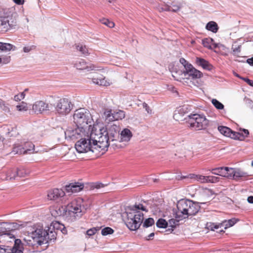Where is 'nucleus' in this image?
Wrapping results in <instances>:
<instances>
[{"mask_svg": "<svg viewBox=\"0 0 253 253\" xmlns=\"http://www.w3.org/2000/svg\"><path fill=\"white\" fill-rule=\"evenodd\" d=\"M55 230H60L63 234H67V230L63 224L58 222L52 223L47 229H43L39 224L34 225L28 231L23 240L25 244L29 246L38 247L48 241L54 240L56 238L57 233Z\"/></svg>", "mask_w": 253, "mask_h": 253, "instance_id": "f257e3e1", "label": "nucleus"}, {"mask_svg": "<svg viewBox=\"0 0 253 253\" xmlns=\"http://www.w3.org/2000/svg\"><path fill=\"white\" fill-rule=\"evenodd\" d=\"M177 210L174 211L175 218L169 220L168 227H170L171 230L179 224V222L189 216L195 215L200 210V206L197 203L187 199L179 200L176 205Z\"/></svg>", "mask_w": 253, "mask_h": 253, "instance_id": "f03ea898", "label": "nucleus"}, {"mask_svg": "<svg viewBox=\"0 0 253 253\" xmlns=\"http://www.w3.org/2000/svg\"><path fill=\"white\" fill-rule=\"evenodd\" d=\"M147 211L146 208L141 204L128 207L123 213L122 217L126 226L132 231L137 230L141 225L143 219V213L140 211Z\"/></svg>", "mask_w": 253, "mask_h": 253, "instance_id": "7ed1b4c3", "label": "nucleus"}, {"mask_svg": "<svg viewBox=\"0 0 253 253\" xmlns=\"http://www.w3.org/2000/svg\"><path fill=\"white\" fill-rule=\"evenodd\" d=\"M119 126L116 124L108 125L106 126L99 127L95 132L102 154L107 150L111 141L116 140L119 136Z\"/></svg>", "mask_w": 253, "mask_h": 253, "instance_id": "20e7f679", "label": "nucleus"}, {"mask_svg": "<svg viewBox=\"0 0 253 253\" xmlns=\"http://www.w3.org/2000/svg\"><path fill=\"white\" fill-rule=\"evenodd\" d=\"M89 206V203H86L81 198H78L69 203L66 207H62V211L60 209H59L60 211V215L68 214L74 217V219L79 218L85 212Z\"/></svg>", "mask_w": 253, "mask_h": 253, "instance_id": "39448f33", "label": "nucleus"}, {"mask_svg": "<svg viewBox=\"0 0 253 253\" xmlns=\"http://www.w3.org/2000/svg\"><path fill=\"white\" fill-rule=\"evenodd\" d=\"M99 143L95 132L92 131L90 135L81 138L75 144V148L80 153H86L88 151L92 152H101L102 150L100 147Z\"/></svg>", "mask_w": 253, "mask_h": 253, "instance_id": "423d86ee", "label": "nucleus"}, {"mask_svg": "<svg viewBox=\"0 0 253 253\" xmlns=\"http://www.w3.org/2000/svg\"><path fill=\"white\" fill-rule=\"evenodd\" d=\"M184 119L188 126L195 130L206 129L209 123L205 116L198 114H190Z\"/></svg>", "mask_w": 253, "mask_h": 253, "instance_id": "0eeeda50", "label": "nucleus"}, {"mask_svg": "<svg viewBox=\"0 0 253 253\" xmlns=\"http://www.w3.org/2000/svg\"><path fill=\"white\" fill-rule=\"evenodd\" d=\"M74 122L77 126H81L85 128L88 125L90 126L93 122L91 115L89 111L84 108H80L76 110L74 113Z\"/></svg>", "mask_w": 253, "mask_h": 253, "instance_id": "6e6552de", "label": "nucleus"}, {"mask_svg": "<svg viewBox=\"0 0 253 253\" xmlns=\"http://www.w3.org/2000/svg\"><path fill=\"white\" fill-rule=\"evenodd\" d=\"M35 145L31 142L24 143L23 145L19 143H16L14 145L12 152L17 154H31L34 150Z\"/></svg>", "mask_w": 253, "mask_h": 253, "instance_id": "1a4fd4ad", "label": "nucleus"}, {"mask_svg": "<svg viewBox=\"0 0 253 253\" xmlns=\"http://www.w3.org/2000/svg\"><path fill=\"white\" fill-rule=\"evenodd\" d=\"M54 108L59 114L66 115L71 110L72 104L68 99L66 98L61 99L57 102Z\"/></svg>", "mask_w": 253, "mask_h": 253, "instance_id": "9d476101", "label": "nucleus"}, {"mask_svg": "<svg viewBox=\"0 0 253 253\" xmlns=\"http://www.w3.org/2000/svg\"><path fill=\"white\" fill-rule=\"evenodd\" d=\"M66 138L69 137L72 139H78L83 136H86L85 128L83 126H77L74 129L69 128L64 131Z\"/></svg>", "mask_w": 253, "mask_h": 253, "instance_id": "9b49d317", "label": "nucleus"}, {"mask_svg": "<svg viewBox=\"0 0 253 253\" xmlns=\"http://www.w3.org/2000/svg\"><path fill=\"white\" fill-rule=\"evenodd\" d=\"M32 109L35 113H42L45 111H51L53 109V106L52 104H48L40 100L35 102Z\"/></svg>", "mask_w": 253, "mask_h": 253, "instance_id": "f8f14e48", "label": "nucleus"}, {"mask_svg": "<svg viewBox=\"0 0 253 253\" xmlns=\"http://www.w3.org/2000/svg\"><path fill=\"white\" fill-rule=\"evenodd\" d=\"M74 67L78 70H84L87 72L100 70L99 67L95 65L90 63H86L83 59L77 61L74 63Z\"/></svg>", "mask_w": 253, "mask_h": 253, "instance_id": "ddd939ff", "label": "nucleus"}, {"mask_svg": "<svg viewBox=\"0 0 253 253\" xmlns=\"http://www.w3.org/2000/svg\"><path fill=\"white\" fill-rule=\"evenodd\" d=\"M229 177L234 179H244L247 178L250 175L248 172L242 171L239 169H229Z\"/></svg>", "mask_w": 253, "mask_h": 253, "instance_id": "4468645a", "label": "nucleus"}, {"mask_svg": "<svg viewBox=\"0 0 253 253\" xmlns=\"http://www.w3.org/2000/svg\"><path fill=\"white\" fill-rule=\"evenodd\" d=\"M15 25L14 24L10 23L9 16H0V32H6Z\"/></svg>", "mask_w": 253, "mask_h": 253, "instance_id": "2eb2a0df", "label": "nucleus"}, {"mask_svg": "<svg viewBox=\"0 0 253 253\" xmlns=\"http://www.w3.org/2000/svg\"><path fill=\"white\" fill-rule=\"evenodd\" d=\"M65 195V192L61 189L55 188L48 191L47 198L50 200H56Z\"/></svg>", "mask_w": 253, "mask_h": 253, "instance_id": "dca6fc26", "label": "nucleus"}, {"mask_svg": "<svg viewBox=\"0 0 253 253\" xmlns=\"http://www.w3.org/2000/svg\"><path fill=\"white\" fill-rule=\"evenodd\" d=\"M185 76H188L192 79H199L202 76V73L191 65V67L187 66V70L184 71Z\"/></svg>", "mask_w": 253, "mask_h": 253, "instance_id": "f3484780", "label": "nucleus"}, {"mask_svg": "<svg viewBox=\"0 0 253 253\" xmlns=\"http://www.w3.org/2000/svg\"><path fill=\"white\" fill-rule=\"evenodd\" d=\"M219 131L224 136L229 137L231 138H238V136H240L238 133H235V131H232L230 128L224 126H219L218 127Z\"/></svg>", "mask_w": 253, "mask_h": 253, "instance_id": "a211bd4d", "label": "nucleus"}, {"mask_svg": "<svg viewBox=\"0 0 253 253\" xmlns=\"http://www.w3.org/2000/svg\"><path fill=\"white\" fill-rule=\"evenodd\" d=\"M84 187L83 184L79 182H75L70 183L68 185H66L65 189L68 193H77L81 191Z\"/></svg>", "mask_w": 253, "mask_h": 253, "instance_id": "6ab92c4d", "label": "nucleus"}, {"mask_svg": "<svg viewBox=\"0 0 253 253\" xmlns=\"http://www.w3.org/2000/svg\"><path fill=\"white\" fill-rule=\"evenodd\" d=\"M229 169L228 167H219L210 170L212 174L223 177H229Z\"/></svg>", "mask_w": 253, "mask_h": 253, "instance_id": "aec40b11", "label": "nucleus"}, {"mask_svg": "<svg viewBox=\"0 0 253 253\" xmlns=\"http://www.w3.org/2000/svg\"><path fill=\"white\" fill-rule=\"evenodd\" d=\"M229 223L228 222V220H224L222 222L219 223H210V224L209 226V228L212 231H214L222 227L224 229H226L231 227V226H229Z\"/></svg>", "mask_w": 253, "mask_h": 253, "instance_id": "412c9836", "label": "nucleus"}, {"mask_svg": "<svg viewBox=\"0 0 253 253\" xmlns=\"http://www.w3.org/2000/svg\"><path fill=\"white\" fill-rule=\"evenodd\" d=\"M132 136V134L131 131L127 128H124L120 133V141L128 142Z\"/></svg>", "mask_w": 253, "mask_h": 253, "instance_id": "4be33fe9", "label": "nucleus"}, {"mask_svg": "<svg viewBox=\"0 0 253 253\" xmlns=\"http://www.w3.org/2000/svg\"><path fill=\"white\" fill-rule=\"evenodd\" d=\"M196 63L199 66H201L203 69L211 71L212 69V66L207 60L203 58L197 57Z\"/></svg>", "mask_w": 253, "mask_h": 253, "instance_id": "5701e85b", "label": "nucleus"}, {"mask_svg": "<svg viewBox=\"0 0 253 253\" xmlns=\"http://www.w3.org/2000/svg\"><path fill=\"white\" fill-rule=\"evenodd\" d=\"M17 175V172L16 169H10L6 172L5 177L4 178L5 180H14L16 179Z\"/></svg>", "mask_w": 253, "mask_h": 253, "instance_id": "b1692460", "label": "nucleus"}, {"mask_svg": "<svg viewBox=\"0 0 253 253\" xmlns=\"http://www.w3.org/2000/svg\"><path fill=\"white\" fill-rule=\"evenodd\" d=\"M104 116L106 123L116 121L115 117L114 115V112H112L111 110H105L104 112Z\"/></svg>", "mask_w": 253, "mask_h": 253, "instance_id": "393cba45", "label": "nucleus"}, {"mask_svg": "<svg viewBox=\"0 0 253 253\" xmlns=\"http://www.w3.org/2000/svg\"><path fill=\"white\" fill-rule=\"evenodd\" d=\"M206 28L208 31H210L214 33H217L218 30V27L217 23L212 21H210L207 24Z\"/></svg>", "mask_w": 253, "mask_h": 253, "instance_id": "a878e982", "label": "nucleus"}, {"mask_svg": "<svg viewBox=\"0 0 253 253\" xmlns=\"http://www.w3.org/2000/svg\"><path fill=\"white\" fill-rule=\"evenodd\" d=\"M15 46L8 43L0 42V50L4 52H8L11 50H14Z\"/></svg>", "mask_w": 253, "mask_h": 253, "instance_id": "bb28decb", "label": "nucleus"}, {"mask_svg": "<svg viewBox=\"0 0 253 253\" xmlns=\"http://www.w3.org/2000/svg\"><path fill=\"white\" fill-rule=\"evenodd\" d=\"M180 8V7L177 4H171V5H164L161 8V9L162 11L177 12Z\"/></svg>", "mask_w": 253, "mask_h": 253, "instance_id": "cd10ccee", "label": "nucleus"}, {"mask_svg": "<svg viewBox=\"0 0 253 253\" xmlns=\"http://www.w3.org/2000/svg\"><path fill=\"white\" fill-rule=\"evenodd\" d=\"M241 132H235V133H238L240 134V136H238V138H234V139H237L239 140H244L246 137H247L249 134V131L248 129H242L240 130Z\"/></svg>", "mask_w": 253, "mask_h": 253, "instance_id": "c85d7f7f", "label": "nucleus"}, {"mask_svg": "<svg viewBox=\"0 0 253 253\" xmlns=\"http://www.w3.org/2000/svg\"><path fill=\"white\" fill-rule=\"evenodd\" d=\"M76 49L80 51L84 56H87L89 54L88 50L85 45L79 44L76 46Z\"/></svg>", "mask_w": 253, "mask_h": 253, "instance_id": "c756f323", "label": "nucleus"}, {"mask_svg": "<svg viewBox=\"0 0 253 253\" xmlns=\"http://www.w3.org/2000/svg\"><path fill=\"white\" fill-rule=\"evenodd\" d=\"M114 115L115 117L116 121L122 120L125 117V113L123 110L114 111Z\"/></svg>", "mask_w": 253, "mask_h": 253, "instance_id": "7c9ffc66", "label": "nucleus"}, {"mask_svg": "<svg viewBox=\"0 0 253 253\" xmlns=\"http://www.w3.org/2000/svg\"><path fill=\"white\" fill-rule=\"evenodd\" d=\"M17 176L24 177L28 175L29 171L24 169H16Z\"/></svg>", "mask_w": 253, "mask_h": 253, "instance_id": "2f4dec72", "label": "nucleus"}, {"mask_svg": "<svg viewBox=\"0 0 253 253\" xmlns=\"http://www.w3.org/2000/svg\"><path fill=\"white\" fill-rule=\"evenodd\" d=\"M156 225L159 228H165L168 227V222L166 220L160 218L156 222Z\"/></svg>", "mask_w": 253, "mask_h": 253, "instance_id": "473e14b6", "label": "nucleus"}, {"mask_svg": "<svg viewBox=\"0 0 253 253\" xmlns=\"http://www.w3.org/2000/svg\"><path fill=\"white\" fill-rule=\"evenodd\" d=\"M211 102L217 109L221 110L224 108V105L216 99H212Z\"/></svg>", "mask_w": 253, "mask_h": 253, "instance_id": "72a5a7b5", "label": "nucleus"}, {"mask_svg": "<svg viewBox=\"0 0 253 253\" xmlns=\"http://www.w3.org/2000/svg\"><path fill=\"white\" fill-rule=\"evenodd\" d=\"M213 40L211 38H205L202 40L203 45L208 48H211V43Z\"/></svg>", "mask_w": 253, "mask_h": 253, "instance_id": "f704fd0d", "label": "nucleus"}, {"mask_svg": "<svg viewBox=\"0 0 253 253\" xmlns=\"http://www.w3.org/2000/svg\"><path fill=\"white\" fill-rule=\"evenodd\" d=\"M113 232L114 230L109 227H105L101 230V234L103 236L112 234L113 233Z\"/></svg>", "mask_w": 253, "mask_h": 253, "instance_id": "c9c22d12", "label": "nucleus"}, {"mask_svg": "<svg viewBox=\"0 0 253 253\" xmlns=\"http://www.w3.org/2000/svg\"><path fill=\"white\" fill-rule=\"evenodd\" d=\"M195 178L199 182L208 183L207 176H206L202 175H196Z\"/></svg>", "mask_w": 253, "mask_h": 253, "instance_id": "e433bc0d", "label": "nucleus"}, {"mask_svg": "<svg viewBox=\"0 0 253 253\" xmlns=\"http://www.w3.org/2000/svg\"><path fill=\"white\" fill-rule=\"evenodd\" d=\"M154 224V220L152 218H148L146 219L144 223L143 226L144 227H149L152 226Z\"/></svg>", "mask_w": 253, "mask_h": 253, "instance_id": "4c0bfd02", "label": "nucleus"}, {"mask_svg": "<svg viewBox=\"0 0 253 253\" xmlns=\"http://www.w3.org/2000/svg\"><path fill=\"white\" fill-rule=\"evenodd\" d=\"M17 109L19 111H27L28 109V107L26 103L22 102V103L16 106Z\"/></svg>", "mask_w": 253, "mask_h": 253, "instance_id": "58836bf2", "label": "nucleus"}, {"mask_svg": "<svg viewBox=\"0 0 253 253\" xmlns=\"http://www.w3.org/2000/svg\"><path fill=\"white\" fill-rule=\"evenodd\" d=\"M27 90H28V89H26L24 91L20 93L19 94L15 95L14 97V100L18 101L23 99L25 96V91Z\"/></svg>", "mask_w": 253, "mask_h": 253, "instance_id": "ea45409f", "label": "nucleus"}, {"mask_svg": "<svg viewBox=\"0 0 253 253\" xmlns=\"http://www.w3.org/2000/svg\"><path fill=\"white\" fill-rule=\"evenodd\" d=\"M101 22H102V24L107 26L110 28H113L115 25L114 23L113 22L110 21L107 19H103L101 20Z\"/></svg>", "mask_w": 253, "mask_h": 253, "instance_id": "a19ab883", "label": "nucleus"}, {"mask_svg": "<svg viewBox=\"0 0 253 253\" xmlns=\"http://www.w3.org/2000/svg\"><path fill=\"white\" fill-rule=\"evenodd\" d=\"M180 63L184 66L185 71L187 70V66L191 67V64L189 63L184 58H181L179 59Z\"/></svg>", "mask_w": 253, "mask_h": 253, "instance_id": "79ce46f5", "label": "nucleus"}, {"mask_svg": "<svg viewBox=\"0 0 253 253\" xmlns=\"http://www.w3.org/2000/svg\"><path fill=\"white\" fill-rule=\"evenodd\" d=\"M99 230V228L93 227L87 230L86 235L88 236H91L95 234V233Z\"/></svg>", "mask_w": 253, "mask_h": 253, "instance_id": "37998d69", "label": "nucleus"}, {"mask_svg": "<svg viewBox=\"0 0 253 253\" xmlns=\"http://www.w3.org/2000/svg\"><path fill=\"white\" fill-rule=\"evenodd\" d=\"M208 182L215 183L218 181L219 178L214 176H207Z\"/></svg>", "mask_w": 253, "mask_h": 253, "instance_id": "c03bdc74", "label": "nucleus"}, {"mask_svg": "<svg viewBox=\"0 0 253 253\" xmlns=\"http://www.w3.org/2000/svg\"><path fill=\"white\" fill-rule=\"evenodd\" d=\"M99 85L108 86L110 85L108 82L105 78H101L99 83Z\"/></svg>", "mask_w": 253, "mask_h": 253, "instance_id": "a18cd8bd", "label": "nucleus"}, {"mask_svg": "<svg viewBox=\"0 0 253 253\" xmlns=\"http://www.w3.org/2000/svg\"><path fill=\"white\" fill-rule=\"evenodd\" d=\"M7 130H8V131L6 133V135L8 136L11 137L15 136L16 134V131L15 129L11 128V131H9L10 129L9 128H7Z\"/></svg>", "mask_w": 253, "mask_h": 253, "instance_id": "49530a36", "label": "nucleus"}, {"mask_svg": "<svg viewBox=\"0 0 253 253\" xmlns=\"http://www.w3.org/2000/svg\"><path fill=\"white\" fill-rule=\"evenodd\" d=\"M143 107L145 109V110L147 111V112L148 114H151L152 113V110L150 108L149 106L148 105L147 103L145 102H144L142 104Z\"/></svg>", "mask_w": 253, "mask_h": 253, "instance_id": "de8ad7c7", "label": "nucleus"}, {"mask_svg": "<svg viewBox=\"0 0 253 253\" xmlns=\"http://www.w3.org/2000/svg\"><path fill=\"white\" fill-rule=\"evenodd\" d=\"M241 79L246 82L249 85L253 86V81L247 78H241Z\"/></svg>", "mask_w": 253, "mask_h": 253, "instance_id": "09e8293b", "label": "nucleus"}, {"mask_svg": "<svg viewBox=\"0 0 253 253\" xmlns=\"http://www.w3.org/2000/svg\"><path fill=\"white\" fill-rule=\"evenodd\" d=\"M237 221H238V220L236 219V218H232V219L228 220V222L229 223V225L231 226H231H233L235 223H236Z\"/></svg>", "mask_w": 253, "mask_h": 253, "instance_id": "8fccbe9b", "label": "nucleus"}, {"mask_svg": "<svg viewBox=\"0 0 253 253\" xmlns=\"http://www.w3.org/2000/svg\"><path fill=\"white\" fill-rule=\"evenodd\" d=\"M234 54L239 53L241 51V46L239 45L237 47H232Z\"/></svg>", "mask_w": 253, "mask_h": 253, "instance_id": "3c124183", "label": "nucleus"}, {"mask_svg": "<svg viewBox=\"0 0 253 253\" xmlns=\"http://www.w3.org/2000/svg\"><path fill=\"white\" fill-rule=\"evenodd\" d=\"M34 47V46H25L23 48V51L26 53L29 52L33 49V47Z\"/></svg>", "mask_w": 253, "mask_h": 253, "instance_id": "603ef678", "label": "nucleus"}, {"mask_svg": "<svg viewBox=\"0 0 253 253\" xmlns=\"http://www.w3.org/2000/svg\"><path fill=\"white\" fill-rule=\"evenodd\" d=\"M100 79L101 78H92V82L95 84L99 85V83Z\"/></svg>", "mask_w": 253, "mask_h": 253, "instance_id": "864d4df0", "label": "nucleus"}, {"mask_svg": "<svg viewBox=\"0 0 253 253\" xmlns=\"http://www.w3.org/2000/svg\"><path fill=\"white\" fill-rule=\"evenodd\" d=\"M13 1L17 4H23L24 2V0H13Z\"/></svg>", "mask_w": 253, "mask_h": 253, "instance_id": "5fc2aeb1", "label": "nucleus"}, {"mask_svg": "<svg viewBox=\"0 0 253 253\" xmlns=\"http://www.w3.org/2000/svg\"><path fill=\"white\" fill-rule=\"evenodd\" d=\"M247 62L250 65L253 66V57L249 58L247 60Z\"/></svg>", "mask_w": 253, "mask_h": 253, "instance_id": "6e6d98bb", "label": "nucleus"}, {"mask_svg": "<svg viewBox=\"0 0 253 253\" xmlns=\"http://www.w3.org/2000/svg\"><path fill=\"white\" fill-rule=\"evenodd\" d=\"M247 201L249 203L253 204V196L248 197Z\"/></svg>", "mask_w": 253, "mask_h": 253, "instance_id": "4d7b16f0", "label": "nucleus"}, {"mask_svg": "<svg viewBox=\"0 0 253 253\" xmlns=\"http://www.w3.org/2000/svg\"><path fill=\"white\" fill-rule=\"evenodd\" d=\"M10 61V57H6V58H4L3 59V60H2V62L5 63V64H6L8 62H9Z\"/></svg>", "mask_w": 253, "mask_h": 253, "instance_id": "13d9d810", "label": "nucleus"}, {"mask_svg": "<svg viewBox=\"0 0 253 253\" xmlns=\"http://www.w3.org/2000/svg\"><path fill=\"white\" fill-rule=\"evenodd\" d=\"M187 109V108L185 106H183L181 109H180L178 112L179 114H182L184 112V110Z\"/></svg>", "mask_w": 253, "mask_h": 253, "instance_id": "bf43d9fd", "label": "nucleus"}, {"mask_svg": "<svg viewBox=\"0 0 253 253\" xmlns=\"http://www.w3.org/2000/svg\"><path fill=\"white\" fill-rule=\"evenodd\" d=\"M4 241H7V242H14L13 240H12V239H10V238H3Z\"/></svg>", "mask_w": 253, "mask_h": 253, "instance_id": "052dcab7", "label": "nucleus"}, {"mask_svg": "<svg viewBox=\"0 0 253 253\" xmlns=\"http://www.w3.org/2000/svg\"><path fill=\"white\" fill-rule=\"evenodd\" d=\"M205 192L207 193V194H212V191L211 190H210V189H207L205 191Z\"/></svg>", "mask_w": 253, "mask_h": 253, "instance_id": "680f3d73", "label": "nucleus"}, {"mask_svg": "<svg viewBox=\"0 0 253 253\" xmlns=\"http://www.w3.org/2000/svg\"><path fill=\"white\" fill-rule=\"evenodd\" d=\"M154 233H151V234H150L149 235L148 239H150L152 237H154Z\"/></svg>", "mask_w": 253, "mask_h": 253, "instance_id": "e2e57ef3", "label": "nucleus"}, {"mask_svg": "<svg viewBox=\"0 0 253 253\" xmlns=\"http://www.w3.org/2000/svg\"><path fill=\"white\" fill-rule=\"evenodd\" d=\"M235 76H236L237 77H238L240 79H241V78H242V77L240 76L238 74H235Z\"/></svg>", "mask_w": 253, "mask_h": 253, "instance_id": "0e129e2a", "label": "nucleus"}, {"mask_svg": "<svg viewBox=\"0 0 253 253\" xmlns=\"http://www.w3.org/2000/svg\"><path fill=\"white\" fill-rule=\"evenodd\" d=\"M219 232H224V230H223V229H222L220 230Z\"/></svg>", "mask_w": 253, "mask_h": 253, "instance_id": "69168bd1", "label": "nucleus"}, {"mask_svg": "<svg viewBox=\"0 0 253 253\" xmlns=\"http://www.w3.org/2000/svg\"><path fill=\"white\" fill-rule=\"evenodd\" d=\"M251 166L253 167V160L252 161Z\"/></svg>", "mask_w": 253, "mask_h": 253, "instance_id": "338daca9", "label": "nucleus"}, {"mask_svg": "<svg viewBox=\"0 0 253 253\" xmlns=\"http://www.w3.org/2000/svg\"><path fill=\"white\" fill-rule=\"evenodd\" d=\"M2 62V59L0 58V63Z\"/></svg>", "mask_w": 253, "mask_h": 253, "instance_id": "774afa93", "label": "nucleus"}]
</instances>
